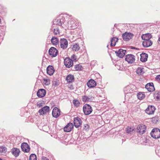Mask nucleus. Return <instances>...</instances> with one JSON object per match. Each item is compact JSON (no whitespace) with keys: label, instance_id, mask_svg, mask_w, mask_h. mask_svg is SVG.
<instances>
[{"label":"nucleus","instance_id":"nucleus-1","mask_svg":"<svg viewBox=\"0 0 160 160\" xmlns=\"http://www.w3.org/2000/svg\"><path fill=\"white\" fill-rule=\"evenodd\" d=\"M151 136L154 138L160 137V130L158 128L153 129L150 133Z\"/></svg>","mask_w":160,"mask_h":160},{"label":"nucleus","instance_id":"nucleus-2","mask_svg":"<svg viewBox=\"0 0 160 160\" xmlns=\"http://www.w3.org/2000/svg\"><path fill=\"white\" fill-rule=\"evenodd\" d=\"M83 110L85 114L88 115L92 112V109L90 105L88 104H86L83 106Z\"/></svg>","mask_w":160,"mask_h":160},{"label":"nucleus","instance_id":"nucleus-3","mask_svg":"<svg viewBox=\"0 0 160 160\" xmlns=\"http://www.w3.org/2000/svg\"><path fill=\"white\" fill-rule=\"evenodd\" d=\"M133 36V34L131 32H126L122 34V37L124 41H129Z\"/></svg>","mask_w":160,"mask_h":160},{"label":"nucleus","instance_id":"nucleus-4","mask_svg":"<svg viewBox=\"0 0 160 160\" xmlns=\"http://www.w3.org/2000/svg\"><path fill=\"white\" fill-rule=\"evenodd\" d=\"M146 130V127L145 125L140 124L137 128V132H138L140 134H142Z\"/></svg>","mask_w":160,"mask_h":160},{"label":"nucleus","instance_id":"nucleus-5","mask_svg":"<svg viewBox=\"0 0 160 160\" xmlns=\"http://www.w3.org/2000/svg\"><path fill=\"white\" fill-rule=\"evenodd\" d=\"M68 42L67 40L64 38H61L60 40V47L63 49H66L68 46Z\"/></svg>","mask_w":160,"mask_h":160},{"label":"nucleus","instance_id":"nucleus-6","mask_svg":"<svg viewBox=\"0 0 160 160\" xmlns=\"http://www.w3.org/2000/svg\"><path fill=\"white\" fill-rule=\"evenodd\" d=\"M64 64L67 68H69L72 66L73 61L69 58H66L64 59Z\"/></svg>","mask_w":160,"mask_h":160},{"label":"nucleus","instance_id":"nucleus-7","mask_svg":"<svg viewBox=\"0 0 160 160\" xmlns=\"http://www.w3.org/2000/svg\"><path fill=\"white\" fill-rule=\"evenodd\" d=\"M58 52V51L56 48L53 47H51L48 51L49 54L52 57L57 56Z\"/></svg>","mask_w":160,"mask_h":160},{"label":"nucleus","instance_id":"nucleus-8","mask_svg":"<svg viewBox=\"0 0 160 160\" xmlns=\"http://www.w3.org/2000/svg\"><path fill=\"white\" fill-rule=\"evenodd\" d=\"M125 60L129 63H132L135 61V57L132 54L127 55L126 56Z\"/></svg>","mask_w":160,"mask_h":160},{"label":"nucleus","instance_id":"nucleus-9","mask_svg":"<svg viewBox=\"0 0 160 160\" xmlns=\"http://www.w3.org/2000/svg\"><path fill=\"white\" fill-rule=\"evenodd\" d=\"M21 148L22 150L25 152H28L30 150L29 146L26 142H23L22 143Z\"/></svg>","mask_w":160,"mask_h":160},{"label":"nucleus","instance_id":"nucleus-10","mask_svg":"<svg viewBox=\"0 0 160 160\" xmlns=\"http://www.w3.org/2000/svg\"><path fill=\"white\" fill-rule=\"evenodd\" d=\"M155 110L156 108L155 107L152 105H149L146 109L145 112L148 114H152L154 113Z\"/></svg>","mask_w":160,"mask_h":160},{"label":"nucleus","instance_id":"nucleus-11","mask_svg":"<svg viewBox=\"0 0 160 160\" xmlns=\"http://www.w3.org/2000/svg\"><path fill=\"white\" fill-rule=\"evenodd\" d=\"M74 124L76 128L79 127L82 124V121L81 119L78 117H77L74 118Z\"/></svg>","mask_w":160,"mask_h":160},{"label":"nucleus","instance_id":"nucleus-12","mask_svg":"<svg viewBox=\"0 0 160 160\" xmlns=\"http://www.w3.org/2000/svg\"><path fill=\"white\" fill-rule=\"evenodd\" d=\"M52 115L55 118H57L60 115V111L57 108H54L52 111Z\"/></svg>","mask_w":160,"mask_h":160},{"label":"nucleus","instance_id":"nucleus-13","mask_svg":"<svg viewBox=\"0 0 160 160\" xmlns=\"http://www.w3.org/2000/svg\"><path fill=\"white\" fill-rule=\"evenodd\" d=\"M145 88L149 92H152L155 90L153 84L152 82L147 83L145 87Z\"/></svg>","mask_w":160,"mask_h":160},{"label":"nucleus","instance_id":"nucleus-14","mask_svg":"<svg viewBox=\"0 0 160 160\" xmlns=\"http://www.w3.org/2000/svg\"><path fill=\"white\" fill-rule=\"evenodd\" d=\"M49 110V107L48 106H46L43 108L40 109L38 112L40 115H43L45 113H47Z\"/></svg>","mask_w":160,"mask_h":160},{"label":"nucleus","instance_id":"nucleus-15","mask_svg":"<svg viewBox=\"0 0 160 160\" xmlns=\"http://www.w3.org/2000/svg\"><path fill=\"white\" fill-rule=\"evenodd\" d=\"M126 52V50L120 49L118 51H115V53L117 56L120 58H122L125 55Z\"/></svg>","mask_w":160,"mask_h":160},{"label":"nucleus","instance_id":"nucleus-16","mask_svg":"<svg viewBox=\"0 0 160 160\" xmlns=\"http://www.w3.org/2000/svg\"><path fill=\"white\" fill-rule=\"evenodd\" d=\"M46 94V90L43 89H40L38 90L37 95L39 98H42L44 97Z\"/></svg>","mask_w":160,"mask_h":160},{"label":"nucleus","instance_id":"nucleus-17","mask_svg":"<svg viewBox=\"0 0 160 160\" xmlns=\"http://www.w3.org/2000/svg\"><path fill=\"white\" fill-rule=\"evenodd\" d=\"M73 127L72 123H68L64 128V131L65 132H68L71 131Z\"/></svg>","mask_w":160,"mask_h":160},{"label":"nucleus","instance_id":"nucleus-18","mask_svg":"<svg viewBox=\"0 0 160 160\" xmlns=\"http://www.w3.org/2000/svg\"><path fill=\"white\" fill-rule=\"evenodd\" d=\"M94 98L91 96L84 95L82 97V99L83 102H86L88 101H92Z\"/></svg>","mask_w":160,"mask_h":160},{"label":"nucleus","instance_id":"nucleus-19","mask_svg":"<svg viewBox=\"0 0 160 160\" xmlns=\"http://www.w3.org/2000/svg\"><path fill=\"white\" fill-rule=\"evenodd\" d=\"M87 85L90 88H92L95 87L96 85L95 81L92 79H90L87 83Z\"/></svg>","mask_w":160,"mask_h":160},{"label":"nucleus","instance_id":"nucleus-20","mask_svg":"<svg viewBox=\"0 0 160 160\" xmlns=\"http://www.w3.org/2000/svg\"><path fill=\"white\" fill-rule=\"evenodd\" d=\"M54 72L53 67L52 66H49L47 68V72L48 74L51 76L53 75Z\"/></svg>","mask_w":160,"mask_h":160},{"label":"nucleus","instance_id":"nucleus-21","mask_svg":"<svg viewBox=\"0 0 160 160\" xmlns=\"http://www.w3.org/2000/svg\"><path fill=\"white\" fill-rule=\"evenodd\" d=\"M11 152L15 157H17L19 156L20 151L18 148H13L11 150Z\"/></svg>","mask_w":160,"mask_h":160},{"label":"nucleus","instance_id":"nucleus-22","mask_svg":"<svg viewBox=\"0 0 160 160\" xmlns=\"http://www.w3.org/2000/svg\"><path fill=\"white\" fill-rule=\"evenodd\" d=\"M148 54L145 53H142L140 54V60L142 62H144L147 60Z\"/></svg>","mask_w":160,"mask_h":160},{"label":"nucleus","instance_id":"nucleus-23","mask_svg":"<svg viewBox=\"0 0 160 160\" xmlns=\"http://www.w3.org/2000/svg\"><path fill=\"white\" fill-rule=\"evenodd\" d=\"M152 42L150 40L149 41H143L142 42L143 46L144 48H148L151 46Z\"/></svg>","mask_w":160,"mask_h":160},{"label":"nucleus","instance_id":"nucleus-24","mask_svg":"<svg viewBox=\"0 0 160 160\" xmlns=\"http://www.w3.org/2000/svg\"><path fill=\"white\" fill-rule=\"evenodd\" d=\"M66 80L68 83H71L73 82L74 80V76L71 74L68 75L66 78Z\"/></svg>","mask_w":160,"mask_h":160},{"label":"nucleus","instance_id":"nucleus-25","mask_svg":"<svg viewBox=\"0 0 160 160\" xmlns=\"http://www.w3.org/2000/svg\"><path fill=\"white\" fill-rule=\"evenodd\" d=\"M51 42L53 45H57L59 43V39L56 37H53L51 39Z\"/></svg>","mask_w":160,"mask_h":160},{"label":"nucleus","instance_id":"nucleus-26","mask_svg":"<svg viewBox=\"0 0 160 160\" xmlns=\"http://www.w3.org/2000/svg\"><path fill=\"white\" fill-rule=\"evenodd\" d=\"M63 23V20L61 21L60 19H57L54 20L53 21V25H58L60 26H62Z\"/></svg>","mask_w":160,"mask_h":160},{"label":"nucleus","instance_id":"nucleus-27","mask_svg":"<svg viewBox=\"0 0 160 160\" xmlns=\"http://www.w3.org/2000/svg\"><path fill=\"white\" fill-rule=\"evenodd\" d=\"M143 69V68L141 67H139L136 70V72L137 74L139 75H141L143 74L144 72Z\"/></svg>","mask_w":160,"mask_h":160},{"label":"nucleus","instance_id":"nucleus-28","mask_svg":"<svg viewBox=\"0 0 160 160\" xmlns=\"http://www.w3.org/2000/svg\"><path fill=\"white\" fill-rule=\"evenodd\" d=\"M152 37V35L149 33H147L145 34H142L141 36L142 39H145L147 38L148 39H150Z\"/></svg>","mask_w":160,"mask_h":160},{"label":"nucleus","instance_id":"nucleus-29","mask_svg":"<svg viewBox=\"0 0 160 160\" xmlns=\"http://www.w3.org/2000/svg\"><path fill=\"white\" fill-rule=\"evenodd\" d=\"M118 38H112L111 40V46L112 47L115 46L116 45V42H118Z\"/></svg>","mask_w":160,"mask_h":160},{"label":"nucleus","instance_id":"nucleus-30","mask_svg":"<svg viewBox=\"0 0 160 160\" xmlns=\"http://www.w3.org/2000/svg\"><path fill=\"white\" fill-rule=\"evenodd\" d=\"M145 96L144 92H139L137 95L138 98L139 100L143 99L145 98Z\"/></svg>","mask_w":160,"mask_h":160},{"label":"nucleus","instance_id":"nucleus-31","mask_svg":"<svg viewBox=\"0 0 160 160\" xmlns=\"http://www.w3.org/2000/svg\"><path fill=\"white\" fill-rule=\"evenodd\" d=\"M154 97L157 99H160V91H156L154 93Z\"/></svg>","mask_w":160,"mask_h":160},{"label":"nucleus","instance_id":"nucleus-32","mask_svg":"<svg viewBox=\"0 0 160 160\" xmlns=\"http://www.w3.org/2000/svg\"><path fill=\"white\" fill-rule=\"evenodd\" d=\"M80 48L79 45L78 44H76L73 45L72 48L73 51H78L79 50Z\"/></svg>","mask_w":160,"mask_h":160},{"label":"nucleus","instance_id":"nucleus-33","mask_svg":"<svg viewBox=\"0 0 160 160\" xmlns=\"http://www.w3.org/2000/svg\"><path fill=\"white\" fill-rule=\"evenodd\" d=\"M82 68L81 65L79 64H77L74 66V69L76 71H80L81 70Z\"/></svg>","mask_w":160,"mask_h":160},{"label":"nucleus","instance_id":"nucleus-34","mask_svg":"<svg viewBox=\"0 0 160 160\" xmlns=\"http://www.w3.org/2000/svg\"><path fill=\"white\" fill-rule=\"evenodd\" d=\"M29 160H37L36 155L34 154H32L30 156Z\"/></svg>","mask_w":160,"mask_h":160},{"label":"nucleus","instance_id":"nucleus-35","mask_svg":"<svg viewBox=\"0 0 160 160\" xmlns=\"http://www.w3.org/2000/svg\"><path fill=\"white\" fill-rule=\"evenodd\" d=\"M133 129L132 128L128 127L126 129V132L128 134L131 133V132H132L133 130Z\"/></svg>","mask_w":160,"mask_h":160},{"label":"nucleus","instance_id":"nucleus-36","mask_svg":"<svg viewBox=\"0 0 160 160\" xmlns=\"http://www.w3.org/2000/svg\"><path fill=\"white\" fill-rule=\"evenodd\" d=\"M6 148L5 147L1 146L0 147V153H5L6 152Z\"/></svg>","mask_w":160,"mask_h":160},{"label":"nucleus","instance_id":"nucleus-37","mask_svg":"<svg viewBox=\"0 0 160 160\" xmlns=\"http://www.w3.org/2000/svg\"><path fill=\"white\" fill-rule=\"evenodd\" d=\"M73 103L74 104V105L78 107L79 106L80 104L78 100L76 99H74L73 100Z\"/></svg>","mask_w":160,"mask_h":160},{"label":"nucleus","instance_id":"nucleus-38","mask_svg":"<svg viewBox=\"0 0 160 160\" xmlns=\"http://www.w3.org/2000/svg\"><path fill=\"white\" fill-rule=\"evenodd\" d=\"M43 83L44 84L48 85L50 84V80L46 79H43Z\"/></svg>","mask_w":160,"mask_h":160},{"label":"nucleus","instance_id":"nucleus-39","mask_svg":"<svg viewBox=\"0 0 160 160\" xmlns=\"http://www.w3.org/2000/svg\"><path fill=\"white\" fill-rule=\"evenodd\" d=\"M55 35H56L59 33V29L58 28L54 29L53 31Z\"/></svg>","mask_w":160,"mask_h":160},{"label":"nucleus","instance_id":"nucleus-40","mask_svg":"<svg viewBox=\"0 0 160 160\" xmlns=\"http://www.w3.org/2000/svg\"><path fill=\"white\" fill-rule=\"evenodd\" d=\"M89 125L88 124H85L84 125L83 130H88L89 128Z\"/></svg>","mask_w":160,"mask_h":160},{"label":"nucleus","instance_id":"nucleus-41","mask_svg":"<svg viewBox=\"0 0 160 160\" xmlns=\"http://www.w3.org/2000/svg\"><path fill=\"white\" fill-rule=\"evenodd\" d=\"M152 121L153 122V123H156L158 121L157 118V117L153 118H152Z\"/></svg>","mask_w":160,"mask_h":160},{"label":"nucleus","instance_id":"nucleus-42","mask_svg":"<svg viewBox=\"0 0 160 160\" xmlns=\"http://www.w3.org/2000/svg\"><path fill=\"white\" fill-rule=\"evenodd\" d=\"M71 59H73V60H75L76 58V56L75 55L73 54L71 57Z\"/></svg>","mask_w":160,"mask_h":160},{"label":"nucleus","instance_id":"nucleus-43","mask_svg":"<svg viewBox=\"0 0 160 160\" xmlns=\"http://www.w3.org/2000/svg\"><path fill=\"white\" fill-rule=\"evenodd\" d=\"M43 103H40L39 102H38L37 103V106L39 108L42 107V106Z\"/></svg>","mask_w":160,"mask_h":160},{"label":"nucleus","instance_id":"nucleus-44","mask_svg":"<svg viewBox=\"0 0 160 160\" xmlns=\"http://www.w3.org/2000/svg\"><path fill=\"white\" fill-rule=\"evenodd\" d=\"M53 84L55 85V86H58L59 85V84L57 81H55L53 82Z\"/></svg>","mask_w":160,"mask_h":160},{"label":"nucleus","instance_id":"nucleus-45","mask_svg":"<svg viewBox=\"0 0 160 160\" xmlns=\"http://www.w3.org/2000/svg\"><path fill=\"white\" fill-rule=\"evenodd\" d=\"M156 79L157 81H160V75L157 76L156 78Z\"/></svg>","mask_w":160,"mask_h":160},{"label":"nucleus","instance_id":"nucleus-46","mask_svg":"<svg viewBox=\"0 0 160 160\" xmlns=\"http://www.w3.org/2000/svg\"><path fill=\"white\" fill-rule=\"evenodd\" d=\"M129 88H130V87L129 86H127V87H125L124 88V91L126 92H127V91H126V89H129Z\"/></svg>","mask_w":160,"mask_h":160},{"label":"nucleus","instance_id":"nucleus-47","mask_svg":"<svg viewBox=\"0 0 160 160\" xmlns=\"http://www.w3.org/2000/svg\"><path fill=\"white\" fill-rule=\"evenodd\" d=\"M42 160H49L48 158L45 157H42Z\"/></svg>","mask_w":160,"mask_h":160},{"label":"nucleus","instance_id":"nucleus-48","mask_svg":"<svg viewBox=\"0 0 160 160\" xmlns=\"http://www.w3.org/2000/svg\"><path fill=\"white\" fill-rule=\"evenodd\" d=\"M131 48L132 49H137V50H138L139 49L138 48H136L134 47H132Z\"/></svg>","mask_w":160,"mask_h":160},{"label":"nucleus","instance_id":"nucleus-49","mask_svg":"<svg viewBox=\"0 0 160 160\" xmlns=\"http://www.w3.org/2000/svg\"><path fill=\"white\" fill-rule=\"evenodd\" d=\"M142 39L144 40L143 41H147L150 40V39H148V38L145 39Z\"/></svg>","mask_w":160,"mask_h":160},{"label":"nucleus","instance_id":"nucleus-50","mask_svg":"<svg viewBox=\"0 0 160 160\" xmlns=\"http://www.w3.org/2000/svg\"><path fill=\"white\" fill-rule=\"evenodd\" d=\"M158 40L160 42V35L159 36Z\"/></svg>","mask_w":160,"mask_h":160},{"label":"nucleus","instance_id":"nucleus-51","mask_svg":"<svg viewBox=\"0 0 160 160\" xmlns=\"http://www.w3.org/2000/svg\"><path fill=\"white\" fill-rule=\"evenodd\" d=\"M1 19L0 18V23H1Z\"/></svg>","mask_w":160,"mask_h":160},{"label":"nucleus","instance_id":"nucleus-52","mask_svg":"<svg viewBox=\"0 0 160 160\" xmlns=\"http://www.w3.org/2000/svg\"><path fill=\"white\" fill-rule=\"evenodd\" d=\"M0 160H2V159L0 158Z\"/></svg>","mask_w":160,"mask_h":160},{"label":"nucleus","instance_id":"nucleus-53","mask_svg":"<svg viewBox=\"0 0 160 160\" xmlns=\"http://www.w3.org/2000/svg\"><path fill=\"white\" fill-rule=\"evenodd\" d=\"M109 45H108L107 46V47L108 48V47Z\"/></svg>","mask_w":160,"mask_h":160}]
</instances>
